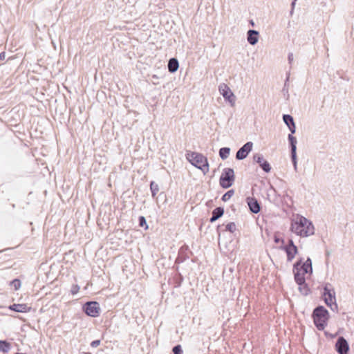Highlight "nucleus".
Here are the masks:
<instances>
[{"label": "nucleus", "mask_w": 354, "mask_h": 354, "mask_svg": "<svg viewBox=\"0 0 354 354\" xmlns=\"http://www.w3.org/2000/svg\"><path fill=\"white\" fill-rule=\"evenodd\" d=\"M11 345L6 340H0V351L6 353L10 349Z\"/></svg>", "instance_id": "19"}, {"label": "nucleus", "mask_w": 354, "mask_h": 354, "mask_svg": "<svg viewBox=\"0 0 354 354\" xmlns=\"http://www.w3.org/2000/svg\"><path fill=\"white\" fill-rule=\"evenodd\" d=\"M218 90L220 93L231 104L232 106L234 105L236 97L227 84H221L219 86Z\"/></svg>", "instance_id": "8"}, {"label": "nucleus", "mask_w": 354, "mask_h": 354, "mask_svg": "<svg viewBox=\"0 0 354 354\" xmlns=\"http://www.w3.org/2000/svg\"><path fill=\"white\" fill-rule=\"evenodd\" d=\"M150 189L151 191L152 196H155L159 190L158 186L153 181L151 182Z\"/></svg>", "instance_id": "22"}, {"label": "nucleus", "mask_w": 354, "mask_h": 354, "mask_svg": "<svg viewBox=\"0 0 354 354\" xmlns=\"http://www.w3.org/2000/svg\"><path fill=\"white\" fill-rule=\"evenodd\" d=\"M179 64L178 62L175 58H171L169 59L168 63V69L171 73L176 72L178 68Z\"/></svg>", "instance_id": "16"}, {"label": "nucleus", "mask_w": 354, "mask_h": 354, "mask_svg": "<svg viewBox=\"0 0 354 354\" xmlns=\"http://www.w3.org/2000/svg\"><path fill=\"white\" fill-rule=\"evenodd\" d=\"M186 158L192 165L201 169L204 174L209 172V166L207 158L203 154L194 151H187Z\"/></svg>", "instance_id": "3"}, {"label": "nucleus", "mask_w": 354, "mask_h": 354, "mask_svg": "<svg viewBox=\"0 0 354 354\" xmlns=\"http://www.w3.org/2000/svg\"><path fill=\"white\" fill-rule=\"evenodd\" d=\"M313 318L317 328L323 330L327 326L329 313L323 306H319L313 310Z\"/></svg>", "instance_id": "4"}, {"label": "nucleus", "mask_w": 354, "mask_h": 354, "mask_svg": "<svg viewBox=\"0 0 354 354\" xmlns=\"http://www.w3.org/2000/svg\"><path fill=\"white\" fill-rule=\"evenodd\" d=\"M289 139L291 142V146H292V161L294 162L295 166L296 165V145H295V138L292 136H289Z\"/></svg>", "instance_id": "18"}, {"label": "nucleus", "mask_w": 354, "mask_h": 354, "mask_svg": "<svg viewBox=\"0 0 354 354\" xmlns=\"http://www.w3.org/2000/svg\"><path fill=\"white\" fill-rule=\"evenodd\" d=\"M234 180V172L231 168H226L223 170L221 178L220 185L223 188L230 187Z\"/></svg>", "instance_id": "5"}, {"label": "nucleus", "mask_w": 354, "mask_h": 354, "mask_svg": "<svg viewBox=\"0 0 354 354\" xmlns=\"http://www.w3.org/2000/svg\"><path fill=\"white\" fill-rule=\"evenodd\" d=\"M312 272L311 260L308 259L304 262L299 260L294 267L295 279L296 282L301 286L305 284L306 274Z\"/></svg>", "instance_id": "2"}, {"label": "nucleus", "mask_w": 354, "mask_h": 354, "mask_svg": "<svg viewBox=\"0 0 354 354\" xmlns=\"http://www.w3.org/2000/svg\"><path fill=\"white\" fill-rule=\"evenodd\" d=\"M226 230L233 233L236 230V224L233 222L229 223L225 226Z\"/></svg>", "instance_id": "25"}, {"label": "nucleus", "mask_w": 354, "mask_h": 354, "mask_svg": "<svg viewBox=\"0 0 354 354\" xmlns=\"http://www.w3.org/2000/svg\"><path fill=\"white\" fill-rule=\"evenodd\" d=\"M246 201L252 212L257 214L260 212V205L256 198L253 197H248Z\"/></svg>", "instance_id": "12"}, {"label": "nucleus", "mask_w": 354, "mask_h": 354, "mask_svg": "<svg viewBox=\"0 0 354 354\" xmlns=\"http://www.w3.org/2000/svg\"><path fill=\"white\" fill-rule=\"evenodd\" d=\"M254 159L261 165L265 160L260 155H257L254 156Z\"/></svg>", "instance_id": "29"}, {"label": "nucleus", "mask_w": 354, "mask_h": 354, "mask_svg": "<svg viewBox=\"0 0 354 354\" xmlns=\"http://www.w3.org/2000/svg\"><path fill=\"white\" fill-rule=\"evenodd\" d=\"M234 192L233 189L229 190L222 196V200L225 202L229 201L231 198V197L234 195Z\"/></svg>", "instance_id": "24"}, {"label": "nucleus", "mask_w": 354, "mask_h": 354, "mask_svg": "<svg viewBox=\"0 0 354 354\" xmlns=\"http://www.w3.org/2000/svg\"><path fill=\"white\" fill-rule=\"evenodd\" d=\"M263 171L266 172H269L271 169L270 165L266 160L263 161L260 166Z\"/></svg>", "instance_id": "26"}, {"label": "nucleus", "mask_w": 354, "mask_h": 354, "mask_svg": "<svg viewBox=\"0 0 354 354\" xmlns=\"http://www.w3.org/2000/svg\"><path fill=\"white\" fill-rule=\"evenodd\" d=\"M230 154L229 148H221L219 151V155L223 159H225Z\"/></svg>", "instance_id": "21"}, {"label": "nucleus", "mask_w": 354, "mask_h": 354, "mask_svg": "<svg viewBox=\"0 0 354 354\" xmlns=\"http://www.w3.org/2000/svg\"><path fill=\"white\" fill-rule=\"evenodd\" d=\"M284 250L286 252L287 259L289 261H291L295 257L298 252L297 248L292 239H290L288 244L284 247Z\"/></svg>", "instance_id": "9"}, {"label": "nucleus", "mask_w": 354, "mask_h": 354, "mask_svg": "<svg viewBox=\"0 0 354 354\" xmlns=\"http://www.w3.org/2000/svg\"><path fill=\"white\" fill-rule=\"evenodd\" d=\"M139 224L141 227L146 225V228L148 227V226L147 225L146 220L144 216H140L139 218Z\"/></svg>", "instance_id": "30"}, {"label": "nucleus", "mask_w": 354, "mask_h": 354, "mask_svg": "<svg viewBox=\"0 0 354 354\" xmlns=\"http://www.w3.org/2000/svg\"><path fill=\"white\" fill-rule=\"evenodd\" d=\"M290 230L300 236H308L314 234L313 225L301 216H297L292 221Z\"/></svg>", "instance_id": "1"}, {"label": "nucleus", "mask_w": 354, "mask_h": 354, "mask_svg": "<svg viewBox=\"0 0 354 354\" xmlns=\"http://www.w3.org/2000/svg\"><path fill=\"white\" fill-rule=\"evenodd\" d=\"M252 149V143L250 142L245 144L236 153V157L239 160L244 159Z\"/></svg>", "instance_id": "11"}, {"label": "nucleus", "mask_w": 354, "mask_h": 354, "mask_svg": "<svg viewBox=\"0 0 354 354\" xmlns=\"http://www.w3.org/2000/svg\"><path fill=\"white\" fill-rule=\"evenodd\" d=\"M80 289V286L78 285L74 284L71 287V292L72 295H76L77 293L79 292Z\"/></svg>", "instance_id": "27"}, {"label": "nucleus", "mask_w": 354, "mask_h": 354, "mask_svg": "<svg viewBox=\"0 0 354 354\" xmlns=\"http://www.w3.org/2000/svg\"><path fill=\"white\" fill-rule=\"evenodd\" d=\"M85 313L92 317H97L100 313V304L97 301H88L84 306Z\"/></svg>", "instance_id": "7"}, {"label": "nucleus", "mask_w": 354, "mask_h": 354, "mask_svg": "<svg viewBox=\"0 0 354 354\" xmlns=\"http://www.w3.org/2000/svg\"><path fill=\"white\" fill-rule=\"evenodd\" d=\"M323 299L326 304L334 310L337 308L336 304L335 294L333 290L329 289L328 287H325L323 292Z\"/></svg>", "instance_id": "6"}, {"label": "nucleus", "mask_w": 354, "mask_h": 354, "mask_svg": "<svg viewBox=\"0 0 354 354\" xmlns=\"http://www.w3.org/2000/svg\"><path fill=\"white\" fill-rule=\"evenodd\" d=\"M100 344V340H94L91 343V346L93 348L98 346Z\"/></svg>", "instance_id": "31"}, {"label": "nucleus", "mask_w": 354, "mask_h": 354, "mask_svg": "<svg viewBox=\"0 0 354 354\" xmlns=\"http://www.w3.org/2000/svg\"><path fill=\"white\" fill-rule=\"evenodd\" d=\"M224 213V210L221 207H216L212 212V216L210 218V222L213 223L221 217Z\"/></svg>", "instance_id": "17"}, {"label": "nucleus", "mask_w": 354, "mask_h": 354, "mask_svg": "<svg viewBox=\"0 0 354 354\" xmlns=\"http://www.w3.org/2000/svg\"><path fill=\"white\" fill-rule=\"evenodd\" d=\"M6 59V53L2 52L0 53V60H4Z\"/></svg>", "instance_id": "32"}, {"label": "nucleus", "mask_w": 354, "mask_h": 354, "mask_svg": "<svg viewBox=\"0 0 354 354\" xmlns=\"http://www.w3.org/2000/svg\"><path fill=\"white\" fill-rule=\"evenodd\" d=\"M335 348L339 354H348L349 349L348 344L343 337H340L337 339L335 344Z\"/></svg>", "instance_id": "10"}, {"label": "nucleus", "mask_w": 354, "mask_h": 354, "mask_svg": "<svg viewBox=\"0 0 354 354\" xmlns=\"http://www.w3.org/2000/svg\"><path fill=\"white\" fill-rule=\"evenodd\" d=\"M10 284L15 290H17L21 287V281L18 279H15L10 281Z\"/></svg>", "instance_id": "23"}, {"label": "nucleus", "mask_w": 354, "mask_h": 354, "mask_svg": "<svg viewBox=\"0 0 354 354\" xmlns=\"http://www.w3.org/2000/svg\"><path fill=\"white\" fill-rule=\"evenodd\" d=\"M32 130L35 132V136L36 138H42L44 128L42 126H39L38 124L36 126H32Z\"/></svg>", "instance_id": "20"}, {"label": "nucleus", "mask_w": 354, "mask_h": 354, "mask_svg": "<svg viewBox=\"0 0 354 354\" xmlns=\"http://www.w3.org/2000/svg\"><path fill=\"white\" fill-rule=\"evenodd\" d=\"M30 307L25 304H14L9 306V309L13 311L19 312V313H26L29 311Z\"/></svg>", "instance_id": "13"}, {"label": "nucleus", "mask_w": 354, "mask_h": 354, "mask_svg": "<svg viewBox=\"0 0 354 354\" xmlns=\"http://www.w3.org/2000/svg\"><path fill=\"white\" fill-rule=\"evenodd\" d=\"M283 121L287 124V126L289 127L290 131L294 133L295 132V125L293 121V118L290 115H284L283 117Z\"/></svg>", "instance_id": "14"}, {"label": "nucleus", "mask_w": 354, "mask_h": 354, "mask_svg": "<svg viewBox=\"0 0 354 354\" xmlns=\"http://www.w3.org/2000/svg\"><path fill=\"white\" fill-rule=\"evenodd\" d=\"M173 352L174 354H183L181 346L180 345L174 346L173 348Z\"/></svg>", "instance_id": "28"}, {"label": "nucleus", "mask_w": 354, "mask_h": 354, "mask_svg": "<svg viewBox=\"0 0 354 354\" xmlns=\"http://www.w3.org/2000/svg\"><path fill=\"white\" fill-rule=\"evenodd\" d=\"M248 41L252 44L254 45L258 41V32L256 30H250L248 32Z\"/></svg>", "instance_id": "15"}]
</instances>
